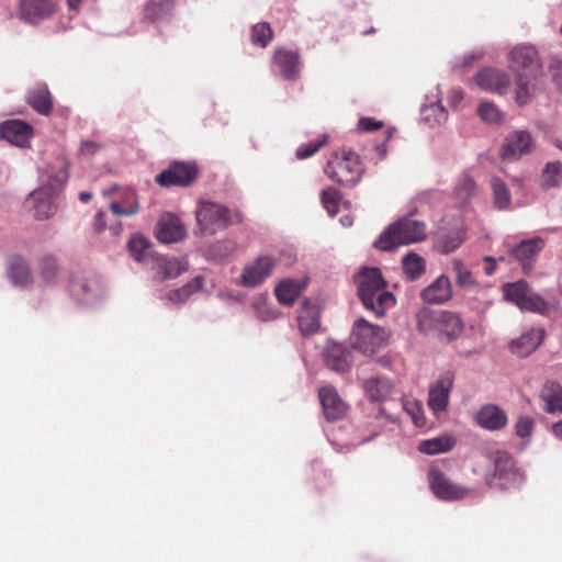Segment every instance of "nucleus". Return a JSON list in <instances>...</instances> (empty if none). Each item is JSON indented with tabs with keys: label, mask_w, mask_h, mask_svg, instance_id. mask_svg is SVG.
I'll return each instance as SVG.
<instances>
[{
	"label": "nucleus",
	"mask_w": 562,
	"mask_h": 562,
	"mask_svg": "<svg viewBox=\"0 0 562 562\" xmlns=\"http://www.w3.org/2000/svg\"><path fill=\"white\" fill-rule=\"evenodd\" d=\"M509 68L516 78V102H529L539 77L542 75L538 52L531 45H519L509 54Z\"/></svg>",
	"instance_id": "1"
},
{
	"label": "nucleus",
	"mask_w": 562,
	"mask_h": 562,
	"mask_svg": "<svg viewBox=\"0 0 562 562\" xmlns=\"http://www.w3.org/2000/svg\"><path fill=\"white\" fill-rule=\"evenodd\" d=\"M358 295L369 311L376 316L384 315L385 311L393 307L396 299L386 290V283L379 268H364L356 276Z\"/></svg>",
	"instance_id": "2"
},
{
	"label": "nucleus",
	"mask_w": 562,
	"mask_h": 562,
	"mask_svg": "<svg viewBox=\"0 0 562 562\" xmlns=\"http://www.w3.org/2000/svg\"><path fill=\"white\" fill-rule=\"evenodd\" d=\"M67 179V171L59 169L49 175L46 180L43 179L42 186L30 194L26 203L32 205L36 220L43 221L54 216L57 212L56 199Z\"/></svg>",
	"instance_id": "3"
},
{
	"label": "nucleus",
	"mask_w": 562,
	"mask_h": 562,
	"mask_svg": "<svg viewBox=\"0 0 562 562\" xmlns=\"http://www.w3.org/2000/svg\"><path fill=\"white\" fill-rule=\"evenodd\" d=\"M426 238V226L422 221L402 217L392 223L374 241V247L391 251L395 248L422 241Z\"/></svg>",
	"instance_id": "4"
},
{
	"label": "nucleus",
	"mask_w": 562,
	"mask_h": 562,
	"mask_svg": "<svg viewBox=\"0 0 562 562\" xmlns=\"http://www.w3.org/2000/svg\"><path fill=\"white\" fill-rule=\"evenodd\" d=\"M417 327L424 334L437 333L451 341L460 337L464 325L454 312L424 310L417 315Z\"/></svg>",
	"instance_id": "5"
},
{
	"label": "nucleus",
	"mask_w": 562,
	"mask_h": 562,
	"mask_svg": "<svg viewBox=\"0 0 562 562\" xmlns=\"http://www.w3.org/2000/svg\"><path fill=\"white\" fill-rule=\"evenodd\" d=\"M363 172L364 167L360 156L351 150L335 155L325 167V173L333 181L348 188L357 186Z\"/></svg>",
	"instance_id": "6"
},
{
	"label": "nucleus",
	"mask_w": 562,
	"mask_h": 562,
	"mask_svg": "<svg viewBox=\"0 0 562 562\" xmlns=\"http://www.w3.org/2000/svg\"><path fill=\"white\" fill-rule=\"evenodd\" d=\"M241 220L240 212H232L228 207L213 202H200L196 210L199 229L207 235H213L229 225L240 223Z\"/></svg>",
	"instance_id": "7"
},
{
	"label": "nucleus",
	"mask_w": 562,
	"mask_h": 562,
	"mask_svg": "<svg viewBox=\"0 0 562 562\" xmlns=\"http://www.w3.org/2000/svg\"><path fill=\"white\" fill-rule=\"evenodd\" d=\"M351 339L356 349L371 355L387 340V334L384 328L359 318L353 324Z\"/></svg>",
	"instance_id": "8"
},
{
	"label": "nucleus",
	"mask_w": 562,
	"mask_h": 562,
	"mask_svg": "<svg viewBox=\"0 0 562 562\" xmlns=\"http://www.w3.org/2000/svg\"><path fill=\"white\" fill-rule=\"evenodd\" d=\"M198 166L189 161H173L156 176V182L164 188L188 187L198 177Z\"/></svg>",
	"instance_id": "9"
},
{
	"label": "nucleus",
	"mask_w": 562,
	"mask_h": 562,
	"mask_svg": "<svg viewBox=\"0 0 562 562\" xmlns=\"http://www.w3.org/2000/svg\"><path fill=\"white\" fill-rule=\"evenodd\" d=\"M428 482L431 492L441 501H460L465 498L470 493L468 487L453 483L438 468H431L429 470Z\"/></svg>",
	"instance_id": "10"
},
{
	"label": "nucleus",
	"mask_w": 562,
	"mask_h": 562,
	"mask_svg": "<svg viewBox=\"0 0 562 562\" xmlns=\"http://www.w3.org/2000/svg\"><path fill=\"white\" fill-rule=\"evenodd\" d=\"M493 462L494 471L486 475V484L494 485V481H499V486L504 487L507 483L513 482L518 476V469L513 456L505 450H496L490 454Z\"/></svg>",
	"instance_id": "11"
},
{
	"label": "nucleus",
	"mask_w": 562,
	"mask_h": 562,
	"mask_svg": "<svg viewBox=\"0 0 562 562\" xmlns=\"http://www.w3.org/2000/svg\"><path fill=\"white\" fill-rule=\"evenodd\" d=\"M453 386V374L446 372L430 386L428 392V406L435 414L446 411L450 392Z\"/></svg>",
	"instance_id": "12"
},
{
	"label": "nucleus",
	"mask_w": 562,
	"mask_h": 562,
	"mask_svg": "<svg viewBox=\"0 0 562 562\" xmlns=\"http://www.w3.org/2000/svg\"><path fill=\"white\" fill-rule=\"evenodd\" d=\"M276 265L277 259L269 255L258 257L252 265L244 269L241 274L243 284L251 288L261 284L271 276Z\"/></svg>",
	"instance_id": "13"
},
{
	"label": "nucleus",
	"mask_w": 562,
	"mask_h": 562,
	"mask_svg": "<svg viewBox=\"0 0 562 562\" xmlns=\"http://www.w3.org/2000/svg\"><path fill=\"white\" fill-rule=\"evenodd\" d=\"M272 64L283 79L294 81L300 77V55L285 48H276Z\"/></svg>",
	"instance_id": "14"
},
{
	"label": "nucleus",
	"mask_w": 562,
	"mask_h": 562,
	"mask_svg": "<svg viewBox=\"0 0 562 562\" xmlns=\"http://www.w3.org/2000/svg\"><path fill=\"white\" fill-rule=\"evenodd\" d=\"M186 234V227L179 217L171 213L162 214L156 225V238L164 244L180 241Z\"/></svg>",
	"instance_id": "15"
},
{
	"label": "nucleus",
	"mask_w": 562,
	"mask_h": 562,
	"mask_svg": "<svg viewBox=\"0 0 562 562\" xmlns=\"http://www.w3.org/2000/svg\"><path fill=\"white\" fill-rule=\"evenodd\" d=\"M318 397L325 418L328 422H337L347 413V405L333 386H323L318 391Z\"/></svg>",
	"instance_id": "16"
},
{
	"label": "nucleus",
	"mask_w": 562,
	"mask_h": 562,
	"mask_svg": "<svg viewBox=\"0 0 562 562\" xmlns=\"http://www.w3.org/2000/svg\"><path fill=\"white\" fill-rule=\"evenodd\" d=\"M33 135L32 126L22 120H8L0 124V136L10 144L25 146Z\"/></svg>",
	"instance_id": "17"
},
{
	"label": "nucleus",
	"mask_w": 562,
	"mask_h": 562,
	"mask_svg": "<svg viewBox=\"0 0 562 562\" xmlns=\"http://www.w3.org/2000/svg\"><path fill=\"white\" fill-rule=\"evenodd\" d=\"M544 335L543 328H530L520 337L513 339L508 344V349L513 355L520 358L527 357L542 344Z\"/></svg>",
	"instance_id": "18"
},
{
	"label": "nucleus",
	"mask_w": 562,
	"mask_h": 562,
	"mask_svg": "<svg viewBox=\"0 0 562 562\" xmlns=\"http://www.w3.org/2000/svg\"><path fill=\"white\" fill-rule=\"evenodd\" d=\"M475 82L483 90L503 94L510 86V78L498 69L484 68L475 76Z\"/></svg>",
	"instance_id": "19"
},
{
	"label": "nucleus",
	"mask_w": 562,
	"mask_h": 562,
	"mask_svg": "<svg viewBox=\"0 0 562 562\" xmlns=\"http://www.w3.org/2000/svg\"><path fill=\"white\" fill-rule=\"evenodd\" d=\"M59 258L52 252L42 255L36 261V272L41 283L45 286H55L61 274Z\"/></svg>",
	"instance_id": "20"
},
{
	"label": "nucleus",
	"mask_w": 562,
	"mask_h": 562,
	"mask_svg": "<svg viewBox=\"0 0 562 562\" xmlns=\"http://www.w3.org/2000/svg\"><path fill=\"white\" fill-rule=\"evenodd\" d=\"M297 325L304 337L316 334L321 328L319 305L310 300H305L297 313Z\"/></svg>",
	"instance_id": "21"
},
{
	"label": "nucleus",
	"mask_w": 562,
	"mask_h": 562,
	"mask_svg": "<svg viewBox=\"0 0 562 562\" xmlns=\"http://www.w3.org/2000/svg\"><path fill=\"white\" fill-rule=\"evenodd\" d=\"M476 424L491 431L503 429L508 422L507 414L495 404L482 406L475 414Z\"/></svg>",
	"instance_id": "22"
},
{
	"label": "nucleus",
	"mask_w": 562,
	"mask_h": 562,
	"mask_svg": "<svg viewBox=\"0 0 562 562\" xmlns=\"http://www.w3.org/2000/svg\"><path fill=\"white\" fill-rule=\"evenodd\" d=\"M532 148V138L528 132L518 131L510 134L505 144L503 145V157L506 159L515 160L525 154H528Z\"/></svg>",
	"instance_id": "23"
},
{
	"label": "nucleus",
	"mask_w": 562,
	"mask_h": 562,
	"mask_svg": "<svg viewBox=\"0 0 562 562\" xmlns=\"http://www.w3.org/2000/svg\"><path fill=\"white\" fill-rule=\"evenodd\" d=\"M55 11L53 0H20V12L24 20L36 23Z\"/></svg>",
	"instance_id": "24"
},
{
	"label": "nucleus",
	"mask_w": 562,
	"mask_h": 562,
	"mask_svg": "<svg viewBox=\"0 0 562 562\" xmlns=\"http://www.w3.org/2000/svg\"><path fill=\"white\" fill-rule=\"evenodd\" d=\"M452 296V289L450 280L447 276H439L432 283L426 286L420 297L424 302L429 304H440L449 301Z\"/></svg>",
	"instance_id": "25"
},
{
	"label": "nucleus",
	"mask_w": 562,
	"mask_h": 562,
	"mask_svg": "<svg viewBox=\"0 0 562 562\" xmlns=\"http://www.w3.org/2000/svg\"><path fill=\"white\" fill-rule=\"evenodd\" d=\"M324 358L326 366L336 372L348 371L352 362L351 352L341 344L328 345Z\"/></svg>",
	"instance_id": "26"
},
{
	"label": "nucleus",
	"mask_w": 562,
	"mask_h": 562,
	"mask_svg": "<svg viewBox=\"0 0 562 562\" xmlns=\"http://www.w3.org/2000/svg\"><path fill=\"white\" fill-rule=\"evenodd\" d=\"M26 102L34 111L42 115H49L53 110V97L48 87L44 83L29 90Z\"/></svg>",
	"instance_id": "27"
},
{
	"label": "nucleus",
	"mask_w": 562,
	"mask_h": 562,
	"mask_svg": "<svg viewBox=\"0 0 562 562\" xmlns=\"http://www.w3.org/2000/svg\"><path fill=\"white\" fill-rule=\"evenodd\" d=\"M543 248V240L539 237L522 240L518 246L513 249V256L520 262L525 271H529L532 267V261L539 251Z\"/></svg>",
	"instance_id": "28"
},
{
	"label": "nucleus",
	"mask_w": 562,
	"mask_h": 562,
	"mask_svg": "<svg viewBox=\"0 0 562 562\" xmlns=\"http://www.w3.org/2000/svg\"><path fill=\"white\" fill-rule=\"evenodd\" d=\"M8 276L11 282L19 286H26L33 281L30 265L21 256H13L10 259Z\"/></svg>",
	"instance_id": "29"
},
{
	"label": "nucleus",
	"mask_w": 562,
	"mask_h": 562,
	"mask_svg": "<svg viewBox=\"0 0 562 562\" xmlns=\"http://www.w3.org/2000/svg\"><path fill=\"white\" fill-rule=\"evenodd\" d=\"M540 398L544 402V411L547 413H562L561 384L554 381H547L540 391Z\"/></svg>",
	"instance_id": "30"
},
{
	"label": "nucleus",
	"mask_w": 562,
	"mask_h": 562,
	"mask_svg": "<svg viewBox=\"0 0 562 562\" xmlns=\"http://www.w3.org/2000/svg\"><path fill=\"white\" fill-rule=\"evenodd\" d=\"M304 284L297 280L286 279L281 281L274 289V294L279 303L292 306L299 299Z\"/></svg>",
	"instance_id": "31"
},
{
	"label": "nucleus",
	"mask_w": 562,
	"mask_h": 562,
	"mask_svg": "<svg viewBox=\"0 0 562 562\" xmlns=\"http://www.w3.org/2000/svg\"><path fill=\"white\" fill-rule=\"evenodd\" d=\"M176 5V0H149L144 9V18L156 22L168 19Z\"/></svg>",
	"instance_id": "32"
},
{
	"label": "nucleus",
	"mask_w": 562,
	"mask_h": 562,
	"mask_svg": "<svg viewBox=\"0 0 562 562\" xmlns=\"http://www.w3.org/2000/svg\"><path fill=\"white\" fill-rule=\"evenodd\" d=\"M364 390L370 400L375 402L385 401L392 393V383L386 378H370L366 380Z\"/></svg>",
	"instance_id": "33"
},
{
	"label": "nucleus",
	"mask_w": 562,
	"mask_h": 562,
	"mask_svg": "<svg viewBox=\"0 0 562 562\" xmlns=\"http://www.w3.org/2000/svg\"><path fill=\"white\" fill-rule=\"evenodd\" d=\"M156 270L159 279L166 280L180 276L187 270V265L177 258L161 257L157 259Z\"/></svg>",
	"instance_id": "34"
},
{
	"label": "nucleus",
	"mask_w": 562,
	"mask_h": 562,
	"mask_svg": "<svg viewBox=\"0 0 562 562\" xmlns=\"http://www.w3.org/2000/svg\"><path fill=\"white\" fill-rule=\"evenodd\" d=\"M402 269L405 277L411 280L419 279L426 271V261L415 252H408L402 259Z\"/></svg>",
	"instance_id": "35"
},
{
	"label": "nucleus",
	"mask_w": 562,
	"mask_h": 562,
	"mask_svg": "<svg viewBox=\"0 0 562 562\" xmlns=\"http://www.w3.org/2000/svg\"><path fill=\"white\" fill-rule=\"evenodd\" d=\"M530 291L531 290L528 283L524 280H519L513 283H506L503 286L504 297L508 302H512L515 305H517L519 308L524 304Z\"/></svg>",
	"instance_id": "36"
},
{
	"label": "nucleus",
	"mask_w": 562,
	"mask_h": 562,
	"mask_svg": "<svg viewBox=\"0 0 562 562\" xmlns=\"http://www.w3.org/2000/svg\"><path fill=\"white\" fill-rule=\"evenodd\" d=\"M453 446L454 440L443 436L422 441L418 450L425 454H438L450 451Z\"/></svg>",
	"instance_id": "37"
},
{
	"label": "nucleus",
	"mask_w": 562,
	"mask_h": 562,
	"mask_svg": "<svg viewBox=\"0 0 562 562\" xmlns=\"http://www.w3.org/2000/svg\"><path fill=\"white\" fill-rule=\"evenodd\" d=\"M491 188L493 192L494 206L498 210H507L512 202V195L506 183L499 178H492Z\"/></svg>",
	"instance_id": "38"
},
{
	"label": "nucleus",
	"mask_w": 562,
	"mask_h": 562,
	"mask_svg": "<svg viewBox=\"0 0 562 562\" xmlns=\"http://www.w3.org/2000/svg\"><path fill=\"white\" fill-rule=\"evenodd\" d=\"M130 255L138 262H144L150 256V243L147 238L135 235L127 243Z\"/></svg>",
	"instance_id": "39"
},
{
	"label": "nucleus",
	"mask_w": 562,
	"mask_h": 562,
	"mask_svg": "<svg viewBox=\"0 0 562 562\" xmlns=\"http://www.w3.org/2000/svg\"><path fill=\"white\" fill-rule=\"evenodd\" d=\"M341 193L335 188H326L321 192V202L330 216H335L339 212Z\"/></svg>",
	"instance_id": "40"
},
{
	"label": "nucleus",
	"mask_w": 562,
	"mask_h": 562,
	"mask_svg": "<svg viewBox=\"0 0 562 562\" xmlns=\"http://www.w3.org/2000/svg\"><path fill=\"white\" fill-rule=\"evenodd\" d=\"M273 37V31L271 30L269 23L261 22L257 23L251 29V43L259 47H266L271 42Z\"/></svg>",
	"instance_id": "41"
},
{
	"label": "nucleus",
	"mask_w": 562,
	"mask_h": 562,
	"mask_svg": "<svg viewBox=\"0 0 562 562\" xmlns=\"http://www.w3.org/2000/svg\"><path fill=\"white\" fill-rule=\"evenodd\" d=\"M453 270L458 285L467 290H473L476 286L474 276L460 260L453 261Z\"/></svg>",
	"instance_id": "42"
},
{
	"label": "nucleus",
	"mask_w": 562,
	"mask_h": 562,
	"mask_svg": "<svg viewBox=\"0 0 562 562\" xmlns=\"http://www.w3.org/2000/svg\"><path fill=\"white\" fill-rule=\"evenodd\" d=\"M202 282H203L202 278H200V277L194 278L192 281L188 282L182 288L172 291L169 294L170 301H172L175 303H180V302L186 301L190 295H192L199 289L202 288Z\"/></svg>",
	"instance_id": "43"
},
{
	"label": "nucleus",
	"mask_w": 562,
	"mask_h": 562,
	"mask_svg": "<svg viewBox=\"0 0 562 562\" xmlns=\"http://www.w3.org/2000/svg\"><path fill=\"white\" fill-rule=\"evenodd\" d=\"M520 310L544 315L549 311V304L543 297L530 291Z\"/></svg>",
	"instance_id": "44"
},
{
	"label": "nucleus",
	"mask_w": 562,
	"mask_h": 562,
	"mask_svg": "<svg viewBox=\"0 0 562 562\" xmlns=\"http://www.w3.org/2000/svg\"><path fill=\"white\" fill-rule=\"evenodd\" d=\"M477 113L480 117L487 123L497 124L503 121V114L498 108L492 103L484 101L479 105Z\"/></svg>",
	"instance_id": "45"
},
{
	"label": "nucleus",
	"mask_w": 562,
	"mask_h": 562,
	"mask_svg": "<svg viewBox=\"0 0 562 562\" xmlns=\"http://www.w3.org/2000/svg\"><path fill=\"white\" fill-rule=\"evenodd\" d=\"M535 430V419L531 416H519L514 425L515 435L521 439H529Z\"/></svg>",
	"instance_id": "46"
},
{
	"label": "nucleus",
	"mask_w": 562,
	"mask_h": 562,
	"mask_svg": "<svg viewBox=\"0 0 562 562\" xmlns=\"http://www.w3.org/2000/svg\"><path fill=\"white\" fill-rule=\"evenodd\" d=\"M543 182L548 187H554L562 182V165L560 162H548L542 173Z\"/></svg>",
	"instance_id": "47"
},
{
	"label": "nucleus",
	"mask_w": 562,
	"mask_h": 562,
	"mask_svg": "<svg viewBox=\"0 0 562 562\" xmlns=\"http://www.w3.org/2000/svg\"><path fill=\"white\" fill-rule=\"evenodd\" d=\"M475 192L476 184L474 180L468 176H464L456 188V196L462 203H467Z\"/></svg>",
	"instance_id": "48"
},
{
	"label": "nucleus",
	"mask_w": 562,
	"mask_h": 562,
	"mask_svg": "<svg viewBox=\"0 0 562 562\" xmlns=\"http://www.w3.org/2000/svg\"><path fill=\"white\" fill-rule=\"evenodd\" d=\"M327 136H323L319 139L312 140L307 144H303L297 147L295 156L297 159H306L315 155L322 147L327 144Z\"/></svg>",
	"instance_id": "49"
},
{
	"label": "nucleus",
	"mask_w": 562,
	"mask_h": 562,
	"mask_svg": "<svg viewBox=\"0 0 562 562\" xmlns=\"http://www.w3.org/2000/svg\"><path fill=\"white\" fill-rule=\"evenodd\" d=\"M404 409L411 415L414 424L417 427H423L426 425V418L423 412V407L418 402L407 401L404 404Z\"/></svg>",
	"instance_id": "50"
},
{
	"label": "nucleus",
	"mask_w": 562,
	"mask_h": 562,
	"mask_svg": "<svg viewBox=\"0 0 562 562\" xmlns=\"http://www.w3.org/2000/svg\"><path fill=\"white\" fill-rule=\"evenodd\" d=\"M383 122L372 117H361L358 122L359 130L363 132H374L382 128Z\"/></svg>",
	"instance_id": "51"
},
{
	"label": "nucleus",
	"mask_w": 562,
	"mask_h": 562,
	"mask_svg": "<svg viewBox=\"0 0 562 562\" xmlns=\"http://www.w3.org/2000/svg\"><path fill=\"white\" fill-rule=\"evenodd\" d=\"M110 209L111 211L115 214V215H134L137 213L138 211V203L135 202L131 205H128L127 207H123L120 203L117 202H112L111 205H110Z\"/></svg>",
	"instance_id": "52"
},
{
	"label": "nucleus",
	"mask_w": 562,
	"mask_h": 562,
	"mask_svg": "<svg viewBox=\"0 0 562 562\" xmlns=\"http://www.w3.org/2000/svg\"><path fill=\"white\" fill-rule=\"evenodd\" d=\"M427 110L435 114V121L437 123L445 122L448 117L447 111L440 104H431Z\"/></svg>",
	"instance_id": "53"
},
{
	"label": "nucleus",
	"mask_w": 562,
	"mask_h": 562,
	"mask_svg": "<svg viewBox=\"0 0 562 562\" xmlns=\"http://www.w3.org/2000/svg\"><path fill=\"white\" fill-rule=\"evenodd\" d=\"M93 229L95 233H101L105 229V213L99 211L93 218Z\"/></svg>",
	"instance_id": "54"
},
{
	"label": "nucleus",
	"mask_w": 562,
	"mask_h": 562,
	"mask_svg": "<svg viewBox=\"0 0 562 562\" xmlns=\"http://www.w3.org/2000/svg\"><path fill=\"white\" fill-rule=\"evenodd\" d=\"M99 148H100V145H98L97 143H94L92 140H85L81 143L80 151L83 155H92V154L97 153L99 150Z\"/></svg>",
	"instance_id": "55"
},
{
	"label": "nucleus",
	"mask_w": 562,
	"mask_h": 562,
	"mask_svg": "<svg viewBox=\"0 0 562 562\" xmlns=\"http://www.w3.org/2000/svg\"><path fill=\"white\" fill-rule=\"evenodd\" d=\"M485 261H486V266L484 268L485 270V273L487 276H491L494 273L495 269H496V263H495V260L492 258V257H486L485 258Z\"/></svg>",
	"instance_id": "56"
},
{
	"label": "nucleus",
	"mask_w": 562,
	"mask_h": 562,
	"mask_svg": "<svg viewBox=\"0 0 562 562\" xmlns=\"http://www.w3.org/2000/svg\"><path fill=\"white\" fill-rule=\"evenodd\" d=\"M260 313V317L263 319V321H268V319H272V318H277L279 316V313L276 312V311H272V310H267V311H259Z\"/></svg>",
	"instance_id": "57"
},
{
	"label": "nucleus",
	"mask_w": 562,
	"mask_h": 562,
	"mask_svg": "<svg viewBox=\"0 0 562 562\" xmlns=\"http://www.w3.org/2000/svg\"><path fill=\"white\" fill-rule=\"evenodd\" d=\"M552 432L557 438L562 440V420L552 426Z\"/></svg>",
	"instance_id": "58"
},
{
	"label": "nucleus",
	"mask_w": 562,
	"mask_h": 562,
	"mask_svg": "<svg viewBox=\"0 0 562 562\" xmlns=\"http://www.w3.org/2000/svg\"><path fill=\"white\" fill-rule=\"evenodd\" d=\"M92 199V194L90 192H81L79 194V200L82 202V203H88L90 200Z\"/></svg>",
	"instance_id": "59"
},
{
	"label": "nucleus",
	"mask_w": 562,
	"mask_h": 562,
	"mask_svg": "<svg viewBox=\"0 0 562 562\" xmlns=\"http://www.w3.org/2000/svg\"><path fill=\"white\" fill-rule=\"evenodd\" d=\"M82 0H67V4L71 10H78Z\"/></svg>",
	"instance_id": "60"
},
{
	"label": "nucleus",
	"mask_w": 562,
	"mask_h": 562,
	"mask_svg": "<svg viewBox=\"0 0 562 562\" xmlns=\"http://www.w3.org/2000/svg\"><path fill=\"white\" fill-rule=\"evenodd\" d=\"M462 92L461 91H458V90H453L451 92V99L453 100V102H457V101H461L462 100Z\"/></svg>",
	"instance_id": "61"
},
{
	"label": "nucleus",
	"mask_w": 562,
	"mask_h": 562,
	"mask_svg": "<svg viewBox=\"0 0 562 562\" xmlns=\"http://www.w3.org/2000/svg\"><path fill=\"white\" fill-rule=\"evenodd\" d=\"M222 248H226V246H225V244H224V243L218 241V243L214 244V245L210 248V252H211L212 255H214V251H215V250H217V249H218V250H221Z\"/></svg>",
	"instance_id": "62"
},
{
	"label": "nucleus",
	"mask_w": 562,
	"mask_h": 562,
	"mask_svg": "<svg viewBox=\"0 0 562 562\" xmlns=\"http://www.w3.org/2000/svg\"><path fill=\"white\" fill-rule=\"evenodd\" d=\"M554 80L559 89L562 91V74L554 75Z\"/></svg>",
	"instance_id": "63"
},
{
	"label": "nucleus",
	"mask_w": 562,
	"mask_h": 562,
	"mask_svg": "<svg viewBox=\"0 0 562 562\" xmlns=\"http://www.w3.org/2000/svg\"><path fill=\"white\" fill-rule=\"evenodd\" d=\"M79 285H80L82 292H87L88 291V285L85 282L80 283Z\"/></svg>",
	"instance_id": "64"
}]
</instances>
